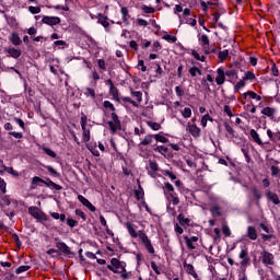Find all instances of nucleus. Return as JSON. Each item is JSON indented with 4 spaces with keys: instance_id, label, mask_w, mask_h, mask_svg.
<instances>
[{
    "instance_id": "f257e3e1",
    "label": "nucleus",
    "mask_w": 280,
    "mask_h": 280,
    "mask_svg": "<svg viewBox=\"0 0 280 280\" xmlns=\"http://www.w3.org/2000/svg\"><path fill=\"white\" fill-rule=\"evenodd\" d=\"M107 268L112 272H114V275H119L121 272H126V262H124L117 258H112L110 265H107Z\"/></svg>"
},
{
    "instance_id": "f03ea898",
    "label": "nucleus",
    "mask_w": 280,
    "mask_h": 280,
    "mask_svg": "<svg viewBox=\"0 0 280 280\" xmlns=\"http://www.w3.org/2000/svg\"><path fill=\"white\" fill-rule=\"evenodd\" d=\"M89 121V118L86 117V115L82 114L81 115V128H82V141H84V143H89V141H91V129L86 128V124Z\"/></svg>"
},
{
    "instance_id": "7ed1b4c3",
    "label": "nucleus",
    "mask_w": 280,
    "mask_h": 280,
    "mask_svg": "<svg viewBox=\"0 0 280 280\" xmlns=\"http://www.w3.org/2000/svg\"><path fill=\"white\" fill-rule=\"evenodd\" d=\"M107 126H109L112 135H115L117 130H121V120H119V116L116 113H112V120L107 121Z\"/></svg>"
},
{
    "instance_id": "20e7f679",
    "label": "nucleus",
    "mask_w": 280,
    "mask_h": 280,
    "mask_svg": "<svg viewBox=\"0 0 280 280\" xmlns=\"http://www.w3.org/2000/svg\"><path fill=\"white\" fill-rule=\"evenodd\" d=\"M28 213L30 215H32V218H35V220H37V222H47V214H45V212L40 211V209H38V207H30L28 208Z\"/></svg>"
},
{
    "instance_id": "39448f33",
    "label": "nucleus",
    "mask_w": 280,
    "mask_h": 280,
    "mask_svg": "<svg viewBox=\"0 0 280 280\" xmlns=\"http://www.w3.org/2000/svg\"><path fill=\"white\" fill-rule=\"evenodd\" d=\"M140 241L142 242L144 248L150 253V255H154V246L152 245V241L148 237V234L141 233L140 234Z\"/></svg>"
},
{
    "instance_id": "423d86ee",
    "label": "nucleus",
    "mask_w": 280,
    "mask_h": 280,
    "mask_svg": "<svg viewBox=\"0 0 280 280\" xmlns=\"http://www.w3.org/2000/svg\"><path fill=\"white\" fill-rule=\"evenodd\" d=\"M261 262L265 264V266H275V255L272 253L262 250L260 253Z\"/></svg>"
},
{
    "instance_id": "0eeeda50",
    "label": "nucleus",
    "mask_w": 280,
    "mask_h": 280,
    "mask_svg": "<svg viewBox=\"0 0 280 280\" xmlns=\"http://www.w3.org/2000/svg\"><path fill=\"white\" fill-rule=\"evenodd\" d=\"M125 226H126L129 235H131V237H133V240H137V237H139V240H141V233H145V231H143V230H140L137 232V228L130 222H126Z\"/></svg>"
},
{
    "instance_id": "6e6552de",
    "label": "nucleus",
    "mask_w": 280,
    "mask_h": 280,
    "mask_svg": "<svg viewBox=\"0 0 280 280\" xmlns=\"http://www.w3.org/2000/svg\"><path fill=\"white\" fill-rule=\"evenodd\" d=\"M187 132L194 137V139H198L200 137V128L196 124L188 122L186 127Z\"/></svg>"
},
{
    "instance_id": "1a4fd4ad",
    "label": "nucleus",
    "mask_w": 280,
    "mask_h": 280,
    "mask_svg": "<svg viewBox=\"0 0 280 280\" xmlns=\"http://www.w3.org/2000/svg\"><path fill=\"white\" fill-rule=\"evenodd\" d=\"M78 200L83 205V207H86L89 211H92V213H95V211H97L95 206H93V203H91V201H89V199H86L84 196L78 195Z\"/></svg>"
},
{
    "instance_id": "9d476101",
    "label": "nucleus",
    "mask_w": 280,
    "mask_h": 280,
    "mask_svg": "<svg viewBox=\"0 0 280 280\" xmlns=\"http://www.w3.org/2000/svg\"><path fill=\"white\" fill-rule=\"evenodd\" d=\"M265 196L267 200H269V202H272L273 205H280L279 195H277V192H273L272 190L267 189L265 191Z\"/></svg>"
},
{
    "instance_id": "9b49d317",
    "label": "nucleus",
    "mask_w": 280,
    "mask_h": 280,
    "mask_svg": "<svg viewBox=\"0 0 280 280\" xmlns=\"http://www.w3.org/2000/svg\"><path fill=\"white\" fill-rule=\"evenodd\" d=\"M215 82H217L218 86H222V84H224V82H226V74L224 72V68H219L217 70Z\"/></svg>"
},
{
    "instance_id": "f8f14e48",
    "label": "nucleus",
    "mask_w": 280,
    "mask_h": 280,
    "mask_svg": "<svg viewBox=\"0 0 280 280\" xmlns=\"http://www.w3.org/2000/svg\"><path fill=\"white\" fill-rule=\"evenodd\" d=\"M42 23H44L45 25H50V26L59 25L60 18H58V16H47L46 15L42 19Z\"/></svg>"
},
{
    "instance_id": "ddd939ff",
    "label": "nucleus",
    "mask_w": 280,
    "mask_h": 280,
    "mask_svg": "<svg viewBox=\"0 0 280 280\" xmlns=\"http://www.w3.org/2000/svg\"><path fill=\"white\" fill-rule=\"evenodd\" d=\"M183 266H184L185 271L187 272V275H190L196 280H200V278L198 277V273L196 272V269L194 268V265L187 264V261H184Z\"/></svg>"
},
{
    "instance_id": "4468645a",
    "label": "nucleus",
    "mask_w": 280,
    "mask_h": 280,
    "mask_svg": "<svg viewBox=\"0 0 280 280\" xmlns=\"http://www.w3.org/2000/svg\"><path fill=\"white\" fill-rule=\"evenodd\" d=\"M56 248L63 253V255H75L73 252H71V248H69L65 242H57Z\"/></svg>"
},
{
    "instance_id": "2eb2a0df",
    "label": "nucleus",
    "mask_w": 280,
    "mask_h": 280,
    "mask_svg": "<svg viewBox=\"0 0 280 280\" xmlns=\"http://www.w3.org/2000/svg\"><path fill=\"white\" fill-rule=\"evenodd\" d=\"M246 237H248V240H252V242H255V240H257L258 237L257 229L253 225L247 226Z\"/></svg>"
},
{
    "instance_id": "dca6fc26",
    "label": "nucleus",
    "mask_w": 280,
    "mask_h": 280,
    "mask_svg": "<svg viewBox=\"0 0 280 280\" xmlns=\"http://www.w3.org/2000/svg\"><path fill=\"white\" fill-rule=\"evenodd\" d=\"M5 51L11 58H14L15 60H18V58H21V55L23 54L21 49H16L14 47L8 48Z\"/></svg>"
},
{
    "instance_id": "f3484780",
    "label": "nucleus",
    "mask_w": 280,
    "mask_h": 280,
    "mask_svg": "<svg viewBox=\"0 0 280 280\" xmlns=\"http://www.w3.org/2000/svg\"><path fill=\"white\" fill-rule=\"evenodd\" d=\"M149 167H150V170L148 171L149 176H154V174L159 172V164L156 163V161L150 160Z\"/></svg>"
},
{
    "instance_id": "a211bd4d",
    "label": "nucleus",
    "mask_w": 280,
    "mask_h": 280,
    "mask_svg": "<svg viewBox=\"0 0 280 280\" xmlns=\"http://www.w3.org/2000/svg\"><path fill=\"white\" fill-rule=\"evenodd\" d=\"M120 14L122 15V23H126V25H130V21L128 20L130 19V12L126 7H122L120 9Z\"/></svg>"
},
{
    "instance_id": "6ab92c4d",
    "label": "nucleus",
    "mask_w": 280,
    "mask_h": 280,
    "mask_svg": "<svg viewBox=\"0 0 280 280\" xmlns=\"http://www.w3.org/2000/svg\"><path fill=\"white\" fill-rule=\"evenodd\" d=\"M44 185H46V187H49V189H55V191H60V190L62 189V186H60V185L54 183V180H51V179H49V178H47V179L45 180V184H44Z\"/></svg>"
},
{
    "instance_id": "aec40b11",
    "label": "nucleus",
    "mask_w": 280,
    "mask_h": 280,
    "mask_svg": "<svg viewBox=\"0 0 280 280\" xmlns=\"http://www.w3.org/2000/svg\"><path fill=\"white\" fill-rule=\"evenodd\" d=\"M177 221L179 222L180 226H189L191 224V219L185 218L183 213L177 215Z\"/></svg>"
},
{
    "instance_id": "412c9836",
    "label": "nucleus",
    "mask_w": 280,
    "mask_h": 280,
    "mask_svg": "<svg viewBox=\"0 0 280 280\" xmlns=\"http://www.w3.org/2000/svg\"><path fill=\"white\" fill-rule=\"evenodd\" d=\"M109 94L115 100V102L121 103V98L119 97V89H117V86L114 85L109 88Z\"/></svg>"
},
{
    "instance_id": "4be33fe9",
    "label": "nucleus",
    "mask_w": 280,
    "mask_h": 280,
    "mask_svg": "<svg viewBox=\"0 0 280 280\" xmlns=\"http://www.w3.org/2000/svg\"><path fill=\"white\" fill-rule=\"evenodd\" d=\"M249 135L255 143H257L258 145H264V142L261 141V138L259 137V133H257V130L252 129L249 131Z\"/></svg>"
},
{
    "instance_id": "5701e85b",
    "label": "nucleus",
    "mask_w": 280,
    "mask_h": 280,
    "mask_svg": "<svg viewBox=\"0 0 280 280\" xmlns=\"http://www.w3.org/2000/svg\"><path fill=\"white\" fill-rule=\"evenodd\" d=\"M45 179H43V178H40V177H38V176H34L33 178H32V183H31V189H36V187H38V185H40V183L43 184V185H45Z\"/></svg>"
},
{
    "instance_id": "b1692460",
    "label": "nucleus",
    "mask_w": 280,
    "mask_h": 280,
    "mask_svg": "<svg viewBox=\"0 0 280 280\" xmlns=\"http://www.w3.org/2000/svg\"><path fill=\"white\" fill-rule=\"evenodd\" d=\"M250 191H252L257 205H259V200H261V198H262L261 191H259V188H257V186H254L253 188H250Z\"/></svg>"
},
{
    "instance_id": "393cba45",
    "label": "nucleus",
    "mask_w": 280,
    "mask_h": 280,
    "mask_svg": "<svg viewBox=\"0 0 280 280\" xmlns=\"http://www.w3.org/2000/svg\"><path fill=\"white\" fill-rule=\"evenodd\" d=\"M98 23L103 25V27H108L110 23H108V16H105L102 13L97 14Z\"/></svg>"
},
{
    "instance_id": "a878e982",
    "label": "nucleus",
    "mask_w": 280,
    "mask_h": 280,
    "mask_svg": "<svg viewBox=\"0 0 280 280\" xmlns=\"http://www.w3.org/2000/svg\"><path fill=\"white\" fill-rule=\"evenodd\" d=\"M9 40L12 43V45H21V36H19L18 33H12L9 37Z\"/></svg>"
},
{
    "instance_id": "bb28decb",
    "label": "nucleus",
    "mask_w": 280,
    "mask_h": 280,
    "mask_svg": "<svg viewBox=\"0 0 280 280\" xmlns=\"http://www.w3.org/2000/svg\"><path fill=\"white\" fill-rule=\"evenodd\" d=\"M275 113L276 110L272 107H265L261 110V115H265L266 117H275Z\"/></svg>"
},
{
    "instance_id": "cd10ccee",
    "label": "nucleus",
    "mask_w": 280,
    "mask_h": 280,
    "mask_svg": "<svg viewBox=\"0 0 280 280\" xmlns=\"http://www.w3.org/2000/svg\"><path fill=\"white\" fill-rule=\"evenodd\" d=\"M168 198H172L173 205L176 207L177 205H180V199L178 198V195L176 194V190L168 194Z\"/></svg>"
},
{
    "instance_id": "c85d7f7f",
    "label": "nucleus",
    "mask_w": 280,
    "mask_h": 280,
    "mask_svg": "<svg viewBox=\"0 0 280 280\" xmlns=\"http://www.w3.org/2000/svg\"><path fill=\"white\" fill-rule=\"evenodd\" d=\"M154 139V135H147L144 139L140 142V145H150Z\"/></svg>"
},
{
    "instance_id": "c756f323",
    "label": "nucleus",
    "mask_w": 280,
    "mask_h": 280,
    "mask_svg": "<svg viewBox=\"0 0 280 280\" xmlns=\"http://www.w3.org/2000/svg\"><path fill=\"white\" fill-rule=\"evenodd\" d=\"M243 80H245V82L246 80H248L249 82H255L256 80L255 73L253 71L245 72Z\"/></svg>"
},
{
    "instance_id": "7c9ffc66",
    "label": "nucleus",
    "mask_w": 280,
    "mask_h": 280,
    "mask_svg": "<svg viewBox=\"0 0 280 280\" xmlns=\"http://www.w3.org/2000/svg\"><path fill=\"white\" fill-rule=\"evenodd\" d=\"M131 95L132 97H136L137 102H143V93H141V91L131 90Z\"/></svg>"
},
{
    "instance_id": "2f4dec72",
    "label": "nucleus",
    "mask_w": 280,
    "mask_h": 280,
    "mask_svg": "<svg viewBox=\"0 0 280 280\" xmlns=\"http://www.w3.org/2000/svg\"><path fill=\"white\" fill-rule=\"evenodd\" d=\"M153 139L160 143H170V139L165 138L164 136H161V133H156L153 136Z\"/></svg>"
},
{
    "instance_id": "473e14b6",
    "label": "nucleus",
    "mask_w": 280,
    "mask_h": 280,
    "mask_svg": "<svg viewBox=\"0 0 280 280\" xmlns=\"http://www.w3.org/2000/svg\"><path fill=\"white\" fill-rule=\"evenodd\" d=\"M270 170H271V176L273 178H280V168H279V166L271 165Z\"/></svg>"
},
{
    "instance_id": "72a5a7b5",
    "label": "nucleus",
    "mask_w": 280,
    "mask_h": 280,
    "mask_svg": "<svg viewBox=\"0 0 280 280\" xmlns=\"http://www.w3.org/2000/svg\"><path fill=\"white\" fill-rule=\"evenodd\" d=\"M153 150L154 152H159L160 154H167V152H170V149L165 145H158Z\"/></svg>"
},
{
    "instance_id": "f704fd0d",
    "label": "nucleus",
    "mask_w": 280,
    "mask_h": 280,
    "mask_svg": "<svg viewBox=\"0 0 280 280\" xmlns=\"http://www.w3.org/2000/svg\"><path fill=\"white\" fill-rule=\"evenodd\" d=\"M147 126H149V128H151V130H161V124L159 122H154L152 120L147 121Z\"/></svg>"
},
{
    "instance_id": "c9c22d12",
    "label": "nucleus",
    "mask_w": 280,
    "mask_h": 280,
    "mask_svg": "<svg viewBox=\"0 0 280 280\" xmlns=\"http://www.w3.org/2000/svg\"><path fill=\"white\" fill-rule=\"evenodd\" d=\"M120 102H122V104H132L133 106H139L137 104V102H135L132 98L128 97V96H121L120 97Z\"/></svg>"
},
{
    "instance_id": "e433bc0d",
    "label": "nucleus",
    "mask_w": 280,
    "mask_h": 280,
    "mask_svg": "<svg viewBox=\"0 0 280 280\" xmlns=\"http://www.w3.org/2000/svg\"><path fill=\"white\" fill-rule=\"evenodd\" d=\"M218 56L220 61L224 62L225 59L229 58V49L220 50Z\"/></svg>"
},
{
    "instance_id": "4c0bfd02",
    "label": "nucleus",
    "mask_w": 280,
    "mask_h": 280,
    "mask_svg": "<svg viewBox=\"0 0 280 280\" xmlns=\"http://www.w3.org/2000/svg\"><path fill=\"white\" fill-rule=\"evenodd\" d=\"M210 213L213 215V218H220L222 213L220 212V207L214 206L210 209Z\"/></svg>"
},
{
    "instance_id": "58836bf2",
    "label": "nucleus",
    "mask_w": 280,
    "mask_h": 280,
    "mask_svg": "<svg viewBox=\"0 0 280 280\" xmlns=\"http://www.w3.org/2000/svg\"><path fill=\"white\" fill-rule=\"evenodd\" d=\"M184 240H185L186 246L189 250H196V246H195L194 242H191L189 240V236H184Z\"/></svg>"
},
{
    "instance_id": "ea45409f",
    "label": "nucleus",
    "mask_w": 280,
    "mask_h": 280,
    "mask_svg": "<svg viewBox=\"0 0 280 280\" xmlns=\"http://www.w3.org/2000/svg\"><path fill=\"white\" fill-rule=\"evenodd\" d=\"M32 267L27 266V265H23L16 268L15 270V275H22V272H27V270H30Z\"/></svg>"
},
{
    "instance_id": "a19ab883",
    "label": "nucleus",
    "mask_w": 280,
    "mask_h": 280,
    "mask_svg": "<svg viewBox=\"0 0 280 280\" xmlns=\"http://www.w3.org/2000/svg\"><path fill=\"white\" fill-rule=\"evenodd\" d=\"M245 86H246V82H245V80L243 79V80L238 81V82L235 84V86H234V92H235V93H238V92H240V89H244Z\"/></svg>"
},
{
    "instance_id": "79ce46f5",
    "label": "nucleus",
    "mask_w": 280,
    "mask_h": 280,
    "mask_svg": "<svg viewBox=\"0 0 280 280\" xmlns=\"http://www.w3.org/2000/svg\"><path fill=\"white\" fill-rule=\"evenodd\" d=\"M43 151L45 152V154H47L48 156H51V159H56L58 156V154H56V152H54V150L44 147Z\"/></svg>"
},
{
    "instance_id": "37998d69",
    "label": "nucleus",
    "mask_w": 280,
    "mask_h": 280,
    "mask_svg": "<svg viewBox=\"0 0 280 280\" xmlns=\"http://www.w3.org/2000/svg\"><path fill=\"white\" fill-rule=\"evenodd\" d=\"M84 95L86 97H92V100H95V90H93L91 88H85Z\"/></svg>"
},
{
    "instance_id": "c03bdc74",
    "label": "nucleus",
    "mask_w": 280,
    "mask_h": 280,
    "mask_svg": "<svg viewBox=\"0 0 280 280\" xmlns=\"http://www.w3.org/2000/svg\"><path fill=\"white\" fill-rule=\"evenodd\" d=\"M224 128L226 132H229L231 138L235 137V130L233 129V127H231V125H229V122H224Z\"/></svg>"
},
{
    "instance_id": "a18cd8bd",
    "label": "nucleus",
    "mask_w": 280,
    "mask_h": 280,
    "mask_svg": "<svg viewBox=\"0 0 280 280\" xmlns=\"http://www.w3.org/2000/svg\"><path fill=\"white\" fill-rule=\"evenodd\" d=\"M247 95L248 97H250V100H256V102H261V97L253 91H247Z\"/></svg>"
},
{
    "instance_id": "49530a36",
    "label": "nucleus",
    "mask_w": 280,
    "mask_h": 280,
    "mask_svg": "<svg viewBox=\"0 0 280 280\" xmlns=\"http://www.w3.org/2000/svg\"><path fill=\"white\" fill-rule=\"evenodd\" d=\"M182 115H183V117H185V119H189V117H191V108L185 107L182 110Z\"/></svg>"
},
{
    "instance_id": "de8ad7c7",
    "label": "nucleus",
    "mask_w": 280,
    "mask_h": 280,
    "mask_svg": "<svg viewBox=\"0 0 280 280\" xmlns=\"http://www.w3.org/2000/svg\"><path fill=\"white\" fill-rule=\"evenodd\" d=\"M103 106H104V108H109V110H112L113 113H115V110H116L115 105H113V103H110V101H104Z\"/></svg>"
},
{
    "instance_id": "09e8293b",
    "label": "nucleus",
    "mask_w": 280,
    "mask_h": 280,
    "mask_svg": "<svg viewBox=\"0 0 280 280\" xmlns=\"http://www.w3.org/2000/svg\"><path fill=\"white\" fill-rule=\"evenodd\" d=\"M12 240H14L18 248H21V246H23V243L21 242V238H19V234L13 233L12 234Z\"/></svg>"
},
{
    "instance_id": "8fccbe9b",
    "label": "nucleus",
    "mask_w": 280,
    "mask_h": 280,
    "mask_svg": "<svg viewBox=\"0 0 280 280\" xmlns=\"http://www.w3.org/2000/svg\"><path fill=\"white\" fill-rule=\"evenodd\" d=\"M225 75H226L228 78L233 79V78H235V75H237V70H235V69H229V70L225 71Z\"/></svg>"
},
{
    "instance_id": "3c124183",
    "label": "nucleus",
    "mask_w": 280,
    "mask_h": 280,
    "mask_svg": "<svg viewBox=\"0 0 280 280\" xmlns=\"http://www.w3.org/2000/svg\"><path fill=\"white\" fill-rule=\"evenodd\" d=\"M240 259H244V261H248V250L242 249L238 255Z\"/></svg>"
},
{
    "instance_id": "603ef678",
    "label": "nucleus",
    "mask_w": 280,
    "mask_h": 280,
    "mask_svg": "<svg viewBox=\"0 0 280 280\" xmlns=\"http://www.w3.org/2000/svg\"><path fill=\"white\" fill-rule=\"evenodd\" d=\"M75 215H78V218H81L83 220V222H86V214L84 213V211L77 209L74 211Z\"/></svg>"
},
{
    "instance_id": "864d4df0",
    "label": "nucleus",
    "mask_w": 280,
    "mask_h": 280,
    "mask_svg": "<svg viewBox=\"0 0 280 280\" xmlns=\"http://www.w3.org/2000/svg\"><path fill=\"white\" fill-rule=\"evenodd\" d=\"M4 172H7L8 174H11L12 176H19V172L14 171L13 167H8V166H4Z\"/></svg>"
},
{
    "instance_id": "5fc2aeb1",
    "label": "nucleus",
    "mask_w": 280,
    "mask_h": 280,
    "mask_svg": "<svg viewBox=\"0 0 280 280\" xmlns=\"http://www.w3.org/2000/svg\"><path fill=\"white\" fill-rule=\"evenodd\" d=\"M28 12H31V14H40V7H28Z\"/></svg>"
},
{
    "instance_id": "6e6d98bb",
    "label": "nucleus",
    "mask_w": 280,
    "mask_h": 280,
    "mask_svg": "<svg viewBox=\"0 0 280 280\" xmlns=\"http://www.w3.org/2000/svg\"><path fill=\"white\" fill-rule=\"evenodd\" d=\"M141 10L145 12V14H154V8L148 7V5H142Z\"/></svg>"
},
{
    "instance_id": "4d7b16f0",
    "label": "nucleus",
    "mask_w": 280,
    "mask_h": 280,
    "mask_svg": "<svg viewBox=\"0 0 280 280\" xmlns=\"http://www.w3.org/2000/svg\"><path fill=\"white\" fill-rule=\"evenodd\" d=\"M222 233L225 235V237H231V229L229 228V225L222 226Z\"/></svg>"
},
{
    "instance_id": "13d9d810",
    "label": "nucleus",
    "mask_w": 280,
    "mask_h": 280,
    "mask_svg": "<svg viewBox=\"0 0 280 280\" xmlns=\"http://www.w3.org/2000/svg\"><path fill=\"white\" fill-rule=\"evenodd\" d=\"M175 93L177 95V97H183V95H185V90H183L180 86H176L175 88Z\"/></svg>"
},
{
    "instance_id": "bf43d9fd",
    "label": "nucleus",
    "mask_w": 280,
    "mask_h": 280,
    "mask_svg": "<svg viewBox=\"0 0 280 280\" xmlns=\"http://www.w3.org/2000/svg\"><path fill=\"white\" fill-rule=\"evenodd\" d=\"M163 39L167 40L168 43H176L177 40L176 36H172V35H164Z\"/></svg>"
},
{
    "instance_id": "052dcab7",
    "label": "nucleus",
    "mask_w": 280,
    "mask_h": 280,
    "mask_svg": "<svg viewBox=\"0 0 280 280\" xmlns=\"http://www.w3.org/2000/svg\"><path fill=\"white\" fill-rule=\"evenodd\" d=\"M164 176H168L171 180H176V175L172 173V171H163Z\"/></svg>"
},
{
    "instance_id": "680f3d73",
    "label": "nucleus",
    "mask_w": 280,
    "mask_h": 280,
    "mask_svg": "<svg viewBox=\"0 0 280 280\" xmlns=\"http://www.w3.org/2000/svg\"><path fill=\"white\" fill-rule=\"evenodd\" d=\"M164 189H167L170 194H172V191H175L174 185H172L170 182L164 183Z\"/></svg>"
},
{
    "instance_id": "e2e57ef3",
    "label": "nucleus",
    "mask_w": 280,
    "mask_h": 280,
    "mask_svg": "<svg viewBox=\"0 0 280 280\" xmlns=\"http://www.w3.org/2000/svg\"><path fill=\"white\" fill-rule=\"evenodd\" d=\"M5 187H7L5 180L2 177H0V190L2 191V194H5L7 191Z\"/></svg>"
},
{
    "instance_id": "0e129e2a",
    "label": "nucleus",
    "mask_w": 280,
    "mask_h": 280,
    "mask_svg": "<svg viewBox=\"0 0 280 280\" xmlns=\"http://www.w3.org/2000/svg\"><path fill=\"white\" fill-rule=\"evenodd\" d=\"M9 135L14 137V139H23V135L21 132L10 131Z\"/></svg>"
},
{
    "instance_id": "69168bd1",
    "label": "nucleus",
    "mask_w": 280,
    "mask_h": 280,
    "mask_svg": "<svg viewBox=\"0 0 280 280\" xmlns=\"http://www.w3.org/2000/svg\"><path fill=\"white\" fill-rule=\"evenodd\" d=\"M224 113L228 115V117H233V112L231 110V106L225 105L223 107Z\"/></svg>"
},
{
    "instance_id": "338daca9",
    "label": "nucleus",
    "mask_w": 280,
    "mask_h": 280,
    "mask_svg": "<svg viewBox=\"0 0 280 280\" xmlns=\"http://www.w3.org/2000/svg\"><path fill=\"white\" fill-rule=\"evenodd\" d=\"M67 224L70 226V229H73L78 224V221L73 219H67Z\"/></svg>"
},
{
    "instance_id": "774afa93",
    "label": "nucleus",
    "mask_w": 280,
    "mask_h": 280,
    "mask_svg": "<svg viewBox=\"0 0 280 280\" xmlns=\"http://www.w3.org/2000/svg\"><path fill=\"white\" fill-rule=\"evenodd\" d=\"M202 45H209V36L207 35H201V38H200Z\"/></svg>"
}]
</instances>
